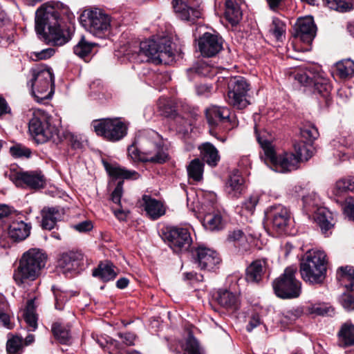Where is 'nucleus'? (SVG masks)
Wrapping results in <instances>:
<instances>
[{
  "label": "nucleus",
  "instance_id": "f257e3e1",
  "mask_svg": "<svg viewBox=\"0 0 354 354\" xmlns=\"http://www.w3.org/2000/svg\"><path fill=\"white\" fill-rule=\"evenodd\" d=\"M308 135L310 138L308 142L295 141L290 151L277 155L274 143V139L271 138L272 134H256L257 141L264 153L265 162L281 172L297 169L300 162L308 161L313 156L315 147L313 146V142L317 137H314L313 134Z\"/></svg>",
  "mask_w": 354,
  "mask_h": 354
},
{
  "label": "nucleus",
  "instance_id": "f03ea898",
  "mask_svg": "<svg viewBox=\"0 0 354 354\" xmlns=\"http://www.w3.org/2000/svg\"><path fill=\"white\" fill-rule=\"evenodd\" d=\"M68 8L60 2L43 4L36 12L35 30L39 38L48 44L62 46L69 37L61 28L62 16L66 15Z\"/></svg>",
  "mask_w": 354,
  "mask_h": 354
},
{
  "label": "nucleus",
  "instance_id": "7ed1b4c3",
  "mask_svg": "<svg viewBox=\"0 0 354 354\" xmlns=\"http://www.w3.org/2000/svg\"><path fill=\"white\" fill-rule=\"evenodd\" d=\"M327 256L324 251H308L299 263L302 279L310 285L321 286L327 272Z\"/></svg>",
  "mask_w": 354,
  "mask_h": 354
},
{
  "label": "nucleus",
  "instance_id": "20e7f679",
  "mask_svg": "<svg viewBox=\"0 0 354 354\" xmlns=\"http://www.w3.org/2000/svg\"><path fill=\"white\" fill-rule=\"evenodd\" d=\"M46 259V253L38 248H31L24 252L19 260L18 268L13 274L16 283L21 285L26 280H35L45 266Z\"/></svg>",
  "mask_w": 354,
  "mask_h": 354
},
{
  "label": "nucleus",
  "instance_id": "39448f33",
  "mask_svg": "<svg viewBox=\"0 0 354 354\" xmlns=\"http://www.w3.org/2000/svg\"><path fill=\"white\" fill-rule=\"evenodd\" d=\"M138 55L140 62L166 64L174 55L171 41L167 38H161L158 41L153 39L143 41L140 44Z\"/></svg>",
  "mask_w": 354,
  "mask_h": 354
},
{
  "label": "nucleus",
  "instance_id": "423d86ee",
  "mask_svg": "<svg viewBox=\"0 0 354 354\" xmlns=\"http://www.w3.org/2000/svg\"><path fill=\"white\" fill-rule=\"evenodd\" d=\"M32 94L38 102L50 99L54 93V76L50 68L44 66L31 69Z\"/></svg>",
  "mask_w": 354,
  "mask_h": 354
},
{
  "label": "nucleus",
  "instance_id": "0eeeda50",
  "mask_svg": "<svg viewBox=\"0 0 354 354\" xmlns=\"http://www.w3.org/2000/svg\"><path fill=\"white\" fill-rule=\"evenodd\" d=\"M296 269L287 267L283 272L272 282L275 295L281 299H293L301 294V283L295 277Z\"/></svg>",
  "mask_w": 354,
  "mask_h": 354
},
{
  "label": "nucleus",
  "instance_id": "6e6552de",
  "mask_svg": "<svg viewBox=\"0 0 354 354\" xmlns=\"http://www.w3.org/2000/svg\"><path fill=\"white\" fill-rule=\"evenodd\" d=\"M102 163L111 182L118 180L111 194V200L115 204L120 205L123 194L124 180H136L140 177V174L136 171L129 170L121 167L115 162L110 163L106 160L102 159Z\"/></svg>",
  "mask_w": 354,
  "mask_h": 354
},
{
  "label": "nucleus",
  "instance_id": "1a4fd4ad",
  "mask_svg": "<svg viewBox=\"0 0 354 354\" xmlns=\"http://www.w3.org/2000/svg\"><path fill=\"white\" fill-rule=\"evenodd\" d=\"M264 223L277 234L281 235L290 232L293 218L288 208L278 204L269 207L265 211Z\"/></svg>",
  "mask_w": 354,
  "mask_h": 354
},
{
  "label": "nucleus",
  "instance_id": "9d476101",
  "mask_svg": "<svg viewBox=\"0 0 354 354\" xmlns=\"http://www.w3.org/2000/svg\"><path fill=\"white\" fill-rule=\"evenodd\" d=\"M84 28L95 37L103 38L109 33L111 17L99 8L86 10L81 16Z\"/></svg>",
  "mask_w": 354,
  "mask_h": 354
},
{
  "label": "nucleus",
  "instance_id": "9b49d317",
  "mask_svg": "<svg viewBox=\"0 0 354 354\" xmlns=\"http://www.w3.org/2000/svg\"><path fill=\"white\" fill-rule=\"evenodd\" d=\"M162 239L176 254L186 252L192 248L191 234L185 227L167 226L162 230Z\"/></svg>",
  "mask_w": 354,
  "mask_h": 354
},
{
  "label": "nucleus",
  "instance_id": "f8f14e48",
  "mask_svg": "<svg viewBox=\"0 0 354 354\" xmlns=\"http://www.w3.org/2000/svg\"><path fill=\"white\" fill-rule=\"evenodd\" d=\"M250 90V84L241 76H236L230 78L228 82V102L234 108L243 109L250 104L247 100L248 92Z\"/></svg>",
  "mask_w": 354,
  "mask_h": 354
},
{
  "label": "nucleus",
  "instance_id": "ddd939ff",
  "mask_svg": "<svg viewBox=\"0 0 354 354\" xmlns=\"http://www.w3.org/2000/svg\"><path fill=\"white\" fill-rule=\"evenodd\" d=\"M189 252L193 263L203 270L214 271L221 262L216 251L204 245L193 246Z\"/></svg>",
  "mask_w": 354,
  "mask_h": 354
},
{
  "label": "nucleus",
  "instance_id": "4468645a",
  "mask_svg": "<svg viewBox=\"0 0 354 354\" xmlns=\"http://www.w3.org/2000/svg\"><path fill=\"white\" fill-rule=\"evenodd\" d=\"M10 179L18 187L39 190L46 185V179L41 171H11Z\"/></svg>",
  "mask_w": 354,
  "mask_h": 354
},
{
  "label": "nucleus",
  "instance_id": "2eb2a0df",
  "mask_svg": "<svg viewBox=\"0 0 354 354\" xmlns=\"http://www.w3.org/2000/svg\"><path fill=\"white\" fill-rule=\"evenodd\" d=\"M32 140L37 145H42L48 142H52L58 145L64 140H68L69 145L73 150H82L84 149V142L86 139H83L81 134H30Z\"/></svg>",
  "mask_w": 354,
  "mask_h": 354
},
{
  "label": "nucleus",
  "instance_id": "dca6fc26",
  "mask_svg": "<svg viewBox=\"0 0 354 354\" xmlns=\"http://www.w3.org/2000/svg\"><path fill=\"white\" fill-rule=\"evenodd\" d=\"M200 3L201 0H172L173 8L178 17L192 23L201 17Z\"/></svg>",
  "mask_w": 354,
  "mask_h": 354
},
{
  "label": "nucleus",
  "instance_id": "f3484780",
  "mask_svg": "<svg viewBox=\"0 0 354 354\" xmlns=\"http://www.w3.org/2000/svg\"><path fill=\"white\" fill-rule=\"evenodd\" d=\"M158 108L161 114L165 118L171 119L170 131H176L178 133H188L187 129H184L188 124L187 120L176 113L172 102L167 98H160L158 100Z\"/></svg>",
  "mask_w": 354,
  "mask_h": 354
},
{
  "label": "nucleus",
  "instance_id": "a211bd4d",
  "mask_svg": "<svg viewBox=\"0 0 354 354\" xmlns=\"http://www.w3.org/2000/svg\"><path fill=\"white\" fill-rule=\"evenodd\" d=\"M91 125L96 133H127L129 122L123 118L94 120Z\"/></svg>",
  "mask_w": 354,
  "mask_h": 354
},
{
  "label": "nucleus",
  "instance_id": "6ab92c4d",
  "mask_svg": "<svg viewBox=\"0 0 354 354\" xmlns=\"http://www.w3.org/2000/svg\"><path fill=\"white\" fill-rule=\"evenodd\" d=\"M58 265L65 274H77L84 270L83 254L73 251L63 253L58 259Z\"/></svg>",
  "mask_w": 354,
  "mask_h": 354
},
{
  "label": "nucleus",
  "instance_id": "aec40b11",
  "mask_svg": "<svg viewBox=\"0 0 354 354\" xmlns=\"http://www.w3.org/2000/svg\"><path fill=\"white\" fill-rule=\"evenodd\" d=\"M205 114L209 125L212 127L222 124L230 131L236 125V122L232 124L230 111L227 108L212 106L207 109Z\"/></svg>",
  "mask_w": 354,
  "mask_h": 354
},
{
  "label": "nucleus",
  "instance_id": "412c9836",
  "mask_svg": "<svg viewBox=\"0 0 354 354\" xmlns=\"http://www.w3.org/2000/svg\"><path fill=\"white\" fill-rule=\"evenodd\" d=\"M294 37L303 42L310 44L316 35L317 27L312 17L297 19L294 26Z\"/></svg>",
  "mask_w": 354,
  "mask_h": 354
},
{
  "label": "nucleus",
  "instance_id": "4be33fe9",
  "mask_svg": "<svg viewBox=\"0 0 354 354\" xmlns=\"http://www.w3.org/2000/svg\"><path fill=\"white\" fill-rule=\"evenodd\" d=\"M198 48L205 57H213L223 48V39L216 35L205 32L198 39Z\"/></svg>",
  "mask_w": 354,
  "mask_h": 354
},
{
  "label": "nucleus",
  "instance_id": "5701e85b",
  "mask_svg": "<svg viewBox=\"0 0 354 354\" xmlns=\"http://www.w3.org/2000/svg\"><path fill=\"white\" fill-rule=\"evenodd\" d=\"M115 269L116 267L111 261H101L92 270V276L103 283H108L117 277L118 273Z\"/></svg>",
  "mask_w": 354,
  "mask_h": 354
},
{
  "label": "nucleus",
  "instance_id": "b1692460",
  "mask_svg": "<svg viewBox=\"0 0 354 354\" xmlns=\"http://www.w3.org/2000/svg\"><path fill=\"white\" fill-rule=\"evenodd\" d=\"M245 189V179L238 170L230 174L225 183V191L232 198H237Z\"/></svg>",
  "mask_w": 354,
  "mask_h": 354
},
{
  "label": "nucleus",
  "instance_id": "393cba45",
  "mask_svg": "<svg viewBox=\"0 0 354 354\" xmlns=\"http://www.w3.org/2000/svg\"><path fill=\"white\" fill-rule=\"evenodd\" d=\"M315 221L325 236H329L332 234L335 223L333 213L328 209L325 207L317 208Z\"/></svg>",
  "mask_w": 354,
  "mask_h": 354
},
{
  "label": "nucleus",
  "instance_id": "a878e982",
  "mask_svg": "<svg viewBox=\"0 0 354 354\" xmlns=\"http://www.w3.org/2000/svg\"><path fill=\"white\" fill-rule=\"evenodd\" d=\"M31 225L13 218L8 225L9 237L15 242L25 240L30 234Z\"/></svg>",
  "mask_w": 354,
  "mask_h": 354
},
{
  "label": "nucleus",
  "instance_id": "bb28decb",
  "mask_svg": "<svg viewBox=\"0 0 354 354\" xmlns=\"http://www.w3.org/2000/svg\"><path fill=\"white\" fill-rule=\"evenodd\" d=\"M142 206L150 218L157 220L165 214L164 204L150 195L144 194L142 196Z\"/></svg>",
  "mask_w": 354,
  "mask_h": 354
},
{
  "label": "nucleus",
  "instance_id": "cd10ccee",
  "mask_svg": "<svg viewBox=\"0 0 354 354\" xmlns=\"http://www.w3.org/2000/svg\"><path fill=\"white\" fill-rule=\"evenodd\" d=\"M213 300L221 306L232 310L239 308L238 296L227 289H219L212 296Z\"/></svg>",
  "mask_w": 354,
  "mask_h": 354
},
{
  "label": "nucleus",
  "instance_id": "c85d7f7f",
  "mask_svg": "<svg viewBox=\"0 0 354 354\" xmlns=\"http://www.w3.org/2000/svg\"><path fill=\"white\" fill-rule=\"evenodd\" d=\"M201 223L206 230L211 232L221 231L226 225L225 221L218 211H213L205 214Z\"/></svg>",
  "mask_w": 354,
  "mask_h": 354
},
{
  "label": "nucleus",
  "instance_id": "c756f323",
  "mask_svg": "<svg viewBox=\"0 0 354 354\" xmlns=\"http://www.w3.org/2000/svg\"><path fill=\"white\" fill-rule=\"evenodd\" d=\"M349 192H354V176H348L339 179L333 189V194L336 197H342L346 202L345 196Z\"/></svg>",
  "mask_w": 354,
  "mask_h": 354
},
{
  "label": "nucleus",
  "instance_id": "7c9ffc66",
  "mask_svg": "<svg viewBox=\"0 0 354 354\" xmlns=\"http://www.w3.org/2000/svg\"><path fill=\"white\" fill-rule=\"evenodd\" d=\"M201 151L203 161L209 166L214 167L220 161V156L217 149L211 143L205 142L198 147Z\"/></svg>",
  "mask_w": 354,
  "mask_h": 354
},
{
  "label": "nucleus",
  "instance_id": "2f4dec72",
  "mask_svg": "<svg viewBox=\"0 0 354 354\" xmlns=\"http://www.w3.org/2000/svg\"><path fill=\"white\" fill-rule=\"evenodd\" d=\"M261 260L252 261L245 270V280L248 282L259 283L262 280L264 274L263 264Z\"/></svg>",
  "mask_w": 354,
  "mask_h": 354
},
{
  "label": "nucleus",
  "instance_id": "473e14b6",
  "mask_svg": "<svg viewBox=\"0 0 354 354\" xmlns=\"http://www.w3.org/2000/svg\"><path fill=\"white\" fill-rule=\"evenodd\" d=\"M336 279L344 286L348 292L354 291V268L351 266L339 267L336 272Z\"/></svg>",
  "mask_w": 354,
  "mask_h": 354
},
{
  "label": "nucleus",
  "instance_id": "72a5a7b5",
  "mask_svg": "<svg viewBox=\"0 0 354 354\" xmlns=\"http://www.w3.org/2000/svg\"><path fill=\"white\" fill-rule=\"evenodd\" d=\"M117 336L121 339V342L113 338H109V340H106V343L109 342L110 346H113V351L123 350L126 346L134 345V341L136 337L134 333L131 332L118 333Z\"/></svg>",
  "mask_w": 354,
  "mask_h": 354
},
{
  "label": "nucleus",
  "instance_id": "f704fd0d",
  "mask_svg": "<svg viewBox=\"0 0 354 354\" xmlns=\"http://www.w3.org/2000/svg\"><path fill=\"white\" fill-rule=\"evenodd\" d=\"M59 214L57 207H45L41 210V227L44 230H51L57 224V218L55 215Z\"/></svg>",
  "mask_w": 354,
  "mask_h": 354
},
{
  "label": "nucleus",
  "instance_id": "c9c22d12",
  "mask_svg": "<svg viewBox=\"0 0 354 354\" xmlns=\"http://www.w3.org/2000/svg\"><path fill=\"white\" fill-rule=\"evenodd\" d=\"M339 346L343 348L354 345V325L344 324L338 332Z\"/></svg>",
  "mask_w": 354,
  "mask_h": 354
},
{
  "label": "nucleus",
  "instance_id": "e433bc0d",
  "mask_svg": "<svg viewBox=\"0 0 354 354\" xmlns=\"http://www.w3.org/2000/svg\"><path fill=\"white\" fill-rule=\"evenodd\" d=\"M225 16L232 25L237 24L242 18V11L239 3L233 0H226Z\"/></svg>",
  "mask_w": 354,
  "mask_h": 354
},
{
  "label": "nucleus",
  "instance_id": "4c0bfd02",
  "mask_svg": "<svg viewBox=\"0 0 354 354\" xmlns=\"http://www.w3.org/2000/svg\"><path fill=\"white\" fill-rule=\"evenodd\" d=\"M313 84L314 85V93L319 95L326 104H328L330 100L331 91V86L328 80L325 78L317 77L314 80Z\"/></svg>",
  "mask_w": 354,
  "mask_h": 354
},
{
  "label": "nucleus",
  "instance_id": "58836bf2",
  "mask_svg": "<svg viewBox=\"0 0 354 354\" xmlns=\"http://www.w3.org/2000/svg\"><path fill=\"white\" fill-rule=\"evenodd\" d=\"M6 348L7 354H23L25 348L22 343V337L8 333Z\"/></svg>",
  "mask_w": 354,
  "mask_h": 354
},
{
  "label": "nucleus",
  "instance_id": "ea45409f",
  "mask_svg": "<svg viewBox=\"0 0 354 354\" xmlns=\"http://www.w3.org/2000/svg\"><path fill=\"white\" fill-rule=\"evenodd\" d=\"M190 78L194 76L212 77L215 74V69L205 62H198L192 68L187 70Z\"/></svg>",
  "mask_w": 354,
  "mask_h": 354
},
{
  "label": "nucleus",
  "instance_id": "a19ab883",
  "mask_svg": "<svg viewBox=\"0 0 354 354\" xmlns=\"http://www.w3.org/2000/svg\"><path fill=\"white\" fill-rule=\"evenodd\" d=\"M337 74L342 79L350 78L354 75V61L346 59L338 62L335 65Z\"/></svg>",
  "mask_w": 354,
  "mask_h": 354
},
{
  "label": "nucleus",
  "instance_id": "79ce46f5",
  "mask_svg": "<svg viewBox=\"0 0 354 354\" xmlns=\"http://www.w3.org/2000/svg\"><path fill=\"white\" fill-rule=\"evenodd\" d=\"M52 333L60 344H67L70 341V331L64 325L59 322H55L51 327Z\"/></svg>",
  "mask_w": 354,
  "mask_h": 354
},
{
  "label": "nucleus",
  "instance_id": "37998d69",
  "mask_svg": "<svg viewBox=\"0 0 354 354\" xmlns=\"http://www.w3.org/2000/svg\"><path fill=\"white\" fill-rule=\"evenodd\" d=\"M204 163L198 158L192 160L187 166V174L189 178L198 182L203 178Z\"/></svg>",
  "mask_w": 354,
  "mask_h": 354
},
{
  "label": "nucleus",
  "instance_id": "c03bdc74",
  "mask_svg": "<svg viewBox=\"0 0 354 354\" xmlns=\"http://www.w3.org/2000/svg\"><path fill=\"white\" fill-rule=\"evenodd\" d=\"M96 44L94 42H89L86 40L84 37H82L80 41L74 46V53L81 58L87 57L92 51V49Z\"/></svg>",
  "mask_w": 354,
  "mask_h": 354
},
{
  "label": "nucleus",
  "instance_id": "a18cd8bd",
  "mask_svg": "<svg viewBox=\"0 0 354 354\" xmlns=\"http://www.w3.org/2000/svg\"><path fill=\"white\" fill-rule=\"evenodd\" d=\"M326 6L339 12H348L354 8V0H323Z\"/></svg>",
  "mask_w": 354,
  "mask_h": 354
},
{
  "label": "nucleus",
  "instance_id": "49530a36",
  "mask_svg": "<svg viewBox=\"0 0 354 354\" xmlns=\"http://www.w3.org/2000/svg\"><path fill=\"white\" fill-rule=\"evenodd\" d=\"M303 315H306V306H297L283 313V322L293 324Z\"/></svg>",
  "mask_w": 354,
  "mask_h": 354
},
{
  "label": "nucleus",
  "instance_id": "de8ad7c7",
  "mask_svg": "<svg viewBox=\"0 0 354 354\" xmlns=\"http://www.w3.org/2000/svg\"><path fill=\"white\" fill-rule=\"evenodd\" d=\"M9 153L14 158H30L32 150L20 143H15L10 147Z\"/></svg>",
  "mask_w": 354,
  "mask_h": 354
},
{
  "label": "nucleus",
  "instance_id": "09e8293b",
  "mask_svg": "<svg viewBox=\"0 0 354 354\" xmlns=\"http://www.w3.org/2000/svg\"><path fill=\"white\" fill-rule=\"evenodd\" d=\"M156 147L158 149V152L156 154L152 157L143 159V162L155 164H163L169 160V155L167 153L162 151L164 148V143L162 142H157Z\"/></svg>",
  "mask_w": 354,
  "mask_h": 354
},
{
  "label": "nucleus",
  "instance_id": "8fccbe9b",
  "mask_svg": "<svg viewBox=\"0 0 354 354\" xmlns=\"http://www.w3.org/2000/svg\"><path fill=\"white\" fill-rule=\"evenodd\" d=\"M306 306V315L324 316L328 315L330 307L326 304H310Z\"/></svg>",
  "mask_w": 354,
  "mask_h": 354
},
{
  "label": "nucleus",
  "instance_id": "3c124183",
  "mask_svg": "<svg viewBox=\"0 0 354 354\" xmlns=\"http://www.w3.org/2000/svg\"><path fill=\"white\" fill-rule=\"evenodd\" d=\"M19 214H20L13 207L0 203V226L3 227L6 221L10 222Z\"/></svg>",
  "mask_w": 354,
  "mask_h": 354
},
{
  "label": "nucleus",
  "instance_id": "603ef678",
  "mask_svg": "<svg viewBox=\"0 0 354 354\" xmlns=\"http://www.w3.org/2000/svg\"><path fill=\"white\" fill-rule=\"evenodd\" d=\"M270 32L278 41H281L286 33V24L277 17L272 19Z\"/></svg>",
  "mask_w": 354,
  "mask_h": 354
},
{
  "label": "nucleus",
  "instance_id": "864d4df0",
  "mask_svg": "<svg viewBox=\"0 0 354 354\" xmlns=\"http://www.w3.org/2000/svg\"><path fill=\"white\" fill-rule=\"evenodd\" d=\"M185 354H203L198 341L192 333L186 340Z\"/></svg>",
  "mask_w": 354,
  "mask_h": 354
},
{
  "label": "nucleus",
  "instance_id": "5fc2aeb1",
  "mask_svg": "<svg viewBox=\"0 0 354 354\" xmlns=\"http://www.w3.org/2000/svg\"><path fill=\"white\" fill-rule=\"evenodd\" d=\"M301 200L303 202V207L308 211H313L314 208L318 205V196L314 192H308L306 194H302Z\"/></svg>",
  "mask_w": 354,
  "mask_h": 354
},
{
  "label": "nucleus",
  "instance_id": "6e6d98bb",
  "mask_svg": "<svg viewBox=\"0 0 354 354\" xmlns=\"http://www.w3.org/2000/svg\"><path fill=\"white\" fill-rule=\"evenodd\" d=\"M290 77L294 78L299 84L305 86L311 85L314 82L306 71L300 69H296L292 72Z\"/></svg>",
  "mask_w": 354,
  "mask_h": 354
},
{
  "label": "nucleus",
  "instance_id": "4d7b16f0",
  "mask_svg": "<svg viewBox=\"0 0 354 354\" xmlns=\"http://www.w3.org/2000/svg\"><path fill=\"white\" fill-rule=\"evenodd\" d=\"M47 127V122H41L39 118L34 117L29 121V133H45Z\"/></svg>",
  "mask_w": 354,
  "mask_h": 354
},
{
  "label": "nucleus",
  "instance_id": "13d9d810",
  "mask_svg": "<svg viewBox=\"0 0 354 354\" xmlns=\"http://www.w3.org/2000/svg\"><path fill=\"white\" fill-rule=\"evenodd\" d=\"M51 290L53 292L55 303V307L57 310H62L64 308V306L65 303L68 301V297L64 292L61 291L59 288H57L55 286H53L51 288Z\"/></svg>",
  "mask_w": 354,
  "mask_h": 354
},
{
  "label": "nucleus",
  "instance_id": "bf43d9fd",
  "mask_svg": "<svg viewBox=\"0 0 354 354\" xmlns=\"http://www.w3.org/2000/svg\"><path fill=\"white\" fill-rule=\"evenodd\" d=\"M351 292L344 293L339 298L341 305L347 311L354 310V295Z\"/></svg>",
  "mask_w": 354,
  "mask_h": 354
},
{
  "label": "nucleus",
  "instance_id": "052dcab7",
  "mask_svg": "<svg viewBox=\"0 0 354 354\" xmlns=\"http://www.w3.org/2000/svg\"><path fill=\"white\" fill-rule=\"evenodd\" d=\"M258 202L259 196L257 195H252L242 203V208L248 212L253 213Z\"/></svg>",
  "mask_w": 354,
  "mask_h": 354
},
{
  "label": "nucleus",
  "instance_id": "680f3d73",
  "mask_svg": "<svg viewBox=\"0 0 354 354\" xmlns=\"http://www.w3.org/2000/svg\"><path fill=\"white\" fill-rule=\"evenodd\" d=\"M55 53V50L52 48L44 49L39 52H34L31 55V59L37 61L46 59L52 57Z\"/></svg>",
  "mask_w": 354,
  "mask_h": 354
},
{
  "label": "nucleus",
  "instance_id": "e2e57ef3",
  "mask_svg": "<svg viewBox=\"0 0 354 354\" xmlns=\"http://www.w3.org/2000/svg\"><path fill=\"white\" fill-rule=\"evenodd\" d=\"M227 240L230 242H234V243H239L241 241H245V236L242 230H235L229 232Z\"/></svg>",
  "mask_w": 354,
  "mask_h": 354
},
{
  "label": "nucleus",
  "instance_id": "0e129e2a",
  "mask_svg": "<svg viewBox=\"0 0 354 354\" xmlns=\"http://www.w3.org/2000/svg\"><path fill=\"white\" fill-rule=\"evenodd\" d=\"M73 228L79 232L86 233L92 230L93 225L91 221L86 220L73 225Z\"/></svg>",
  "mask_w": 354,
  "mask_h": 354
},
{
  "label": "nucleus",
  "instance_id": "69168bd1",
  "mask_svg": "<svg viewBox=\"0 0 354 354\" xmlns=\"http://www.w3.org/2000/svg\"><path fill=\"white\" fill-rule=\"evenodd\" d=\"M24 317L27 325L32 330L37 328V317L35 313H24Z\"/></svg>",
  "mask_w": 354,
  "mask_h": 354
},
{
  "label": "nucleus",
  "instance_id": "338daca9",
  "mask_svg": "<svg viewBox=\"0 0 354 354\" xmlns=\"http://www.w3.org/2000/svg\"><path fill=\"white\" fill-rule=\"evenodd\" d=\"M345 214L354 221V198H349L344 207Z\"/></svg>",
  "mask_w": 354,
  "mask_h": 354
},
{
  "label": "nucleus",
  "instance_id": "774afa93",
  "mask_svg": "<svg viewBox=\"0 0 354 354\" xmlns=\"http://www.w3.org/2000/svg\"><path fill=\"white\" fill-rule=\"evenodd\" d=\"M261 324V319L258 314L253 315L250 321L248 324L246 326V330L248 332H251L254 328L259 326Z\"/></svg>",
  "mask_w": 354,
  "mask_h": 354
}]
</instances>
